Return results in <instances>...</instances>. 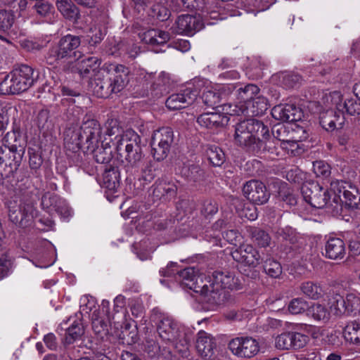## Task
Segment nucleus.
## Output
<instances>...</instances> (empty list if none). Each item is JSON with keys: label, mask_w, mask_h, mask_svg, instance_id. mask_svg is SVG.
Segmentation results:
<instances>
[{"label": "nucleus", "mask_w": 360, "mask_h": 360, "mask_svg": "<svg viewBox=\"0 0 360 360\" xmlns=\"http://www.w3.org/2000/svg\"><path fill=\"white\" fill-rule=\"evenodd\" d=\"M14 22L13 15L6 10H0V30L6 31L9 30Z\"/></svg>", "instance_id": "obj_61"}, {"label": "nucleus", "mask_w": 360, "mask_h": 360, "mask_svg": "<svg viewBox=\"0 0 360 360\" xmlns=\"http://www.w3.org/2000/svg\"><path fill=\"white\" fill-rule=\"evenodd\" d=\"M143 39L151 45H162L169 39V34L162 30H150L144 34Z\"/></svg>", "instance_id": "obj_43"}, {"label": "nucleus", "mask_w": 360, "mask_h": 360, "mask_svg": "<svg viewBox=\"0 0 360 360\" xmlns=\"http://www.w3.org/2000/svg\"><path fill=\"white\" fill-rule=\"evenodd\" d=\"M342 335L347 342L360 346V322H349L343 328Z\"/></svg>", "instance_id": "obj_36"}, {"label": "nucleus", "mask_w": 360, "mask_h": 360, "mask_svg": "<svg viewBox=\"0 0 360 360\" xmlns=\"http://www.w3.org/2000/svg\"><path fill=\"white\" fill-rule=\"evenodd\" d=\"M105 34L101 26L92 25L89 28L84 37V41L89 45V51L90 52H92V49L94 46L101 42Z\"/></svg>", "instance_id": "obj_41"}, {"label": "nucleus", "mask_w": 360, "mask_h": 360, "mask_svg": "<svg viewBox=\"0 0 360 360\" xmlns=\"http://www.w3.org/2000/svg\"><path fill=\"white\" fill-rule=\"evenodd\" d=\"M66 133L67 136L70 135V140L78 148L94 153L98 163L107 164L111 160L110 142L105 143V137L102 140V128L96 120L86 116L79 127L72 130L70 128Z\"/></svg>", "instance_id": "obj_1"}, {"label": "nucleus", "mask_w": 360, "mask_h": 360, "mask_svg": "<svg viewBox=\"0 0 360 360\" xmlns=\"http://www.w3.org/2000/svg\"><path fill=\"white\" fill-rule=\"evenodd\" d=\"M300 289L307 297L312 300H319L323 295V290L320 284L313 281L303 282Z\"/></svg>", "instance_id": "obj_42"}, {"label": "nucleus", "mask_w": 360, "mask_h": 360, "mask_svg": "<svg viewBox=\"0 0 360 360\" xmlns=\"http://www.w3.org/2000/svg\"><path fill=\"white\" fill-rule=\"evenodd\" d=\"M325 253L326 258L330 259H341L346 253V247L344 240L340 238L330 237L325 243Z\"/></svg>", "instance_id": "obj_27"}, {"label": "nucleus", "mask_w": 360, "mask_h": 360, "mask_svg": "<svg viewBox=\"0 0 360 360\" xmlns=\"http://www.w3.org/2000/svg\"><path fill=\"white\" fill-rule=\"evenodd\" d=\"M200 91V88L195 87L193 84H189L180 92L169 96L166 100V106L172 110L185 108L195 101Z\"/></svg>", "instance_id": "obj_15"}, {"label": "nucleus", "mask_w": 360, "mask_h": 360, "mask_svg": "<svg viewBox=\"0 0 360 360\" xmlns=\"http://www.w3.org/2000/svg\"><path fill=\"white\" fill-rule=\"evenodd\" d=\"M129 69L123 65H117L110 74V80L115 89V93L122 91L129 82Z\"/></svg>", "instance_id": "obj_31"}, {"label": "nucleus", "mask_w": 360, "mask_h": 360, "mask_svg": "<svg viewBox=\"0 0 360 360\" xmlns=\"http://www.w3.org/2000/svg\"><path fill=\"white\" fill-rule=\"evenodd\" d=\"M136 171L131 172L129 176H134L140 184L145 186L150 184L155 176L158 170V165L155 161L146 158L143 162L137 167Z\"/></svg>", "instance_id": "obj_19"}, {"label": "nucleus", "mask_w": 360, "mask_h": 360, "mask_svg": "<svg viewBox=\"0 0 360 360\" xmlns=\"http://www.w3.org/2000/svg\"><path fill=\"white\" fill-rule=\"evenodd\" d=\"M288 311L292 314H300L309 309L308 302L302 297L293 298L288 304Z\"/></svg>", "instance_id": "obj_50"}, {"label": "nucleus", "mask_w": 360, "mask_h": 360, "mask_svg": "<svg viewBox=\"0 0 360 360\" xmlns=\"http://www.w3.org/2000/svg\"><path fill=\"white\" fill-rule=\"evenodd\" d=\"M203 27L204 23L200 15L183 14L177 17L172 30L175 34L192 37Z\"/></svg>", "instance_id": "obj_16"}, {"label": "nucleus", "mask_w": 360, "mask_h": 360, "mask_svg": "<svg viewBox=\"0 0 360 360\" xmlns=\"http://www.w3.org/2000/svg\"><path fill=\"white\" fill-rule=\"evenodd\" d=\"M157 332L160 338L165 343L181 345L184 349H187L191 342L190 335L184 332L178 323L172 318L162 316L157 323Z\"/></svg>", "instance_id": "obj_7"}, {"label": "nucleus", "mask_w": 360, "mask_h": 360, "mask_svg": "<svg viewBox=\"0 0 360 360\" xmlns=\"http://www.w3.org/2000/svg\"><path fill=\"white\" fill-rule=\"evenodd\" d=\"M307 315L314 321L322 323H327L330 318V313L326 305L314 303L309 306Z\"/></svg>", "instance_id": "obj_38"}, {"label": "nucleus", "mask_w": 360, "mask_h": 360, "mask_svg": "<svg viewBox=\"0 0 360 360\" xmlns=\"http://www.w3.org/2000/svg\"><path fill=\"white\" fill-rule=\"evenodd\" d=\"M84 330L82 324L74 321L69 326L65 332V341L68 344H72L76 340L79 339L83 334Z\"/></svg>", "instance_id": "obj_48"}, {"label": "nucleus", "mask_w": 360, "mask_h": 360, "mask_svg": "<svg viewBox=\"0 0 360 360\" xmlns=\"http://www.w3.org/2000/svg\"><path fill=\"white\" fill-rule=\"evenodd\" d=\"M291 343L288 332L281 333L275 340V347L281 350L291 349Z\"/></svg>", "instance_id": "obj_63"}, {"label": "nucleus", "mask_w": 360, "mask_h": 360, "mask_svg": "<svg viewBox=\"0 0 360 360\" xmlns=\"http://www.w3.org/2000/svg\"><path fill=\"white\" fill-rule=\"evenodd\" d=\"M302 193L304 200L311 207L322 209L326 207L328 212L331 213L333 199L330 200L333 192L326 189L316 182L304 184L302 187Z\"/></svg>", "instance_id": "obj_9"}, {"label": "nucleus", "mask_w": 360, "mask_h": 360, "mask_svg": "<svg viewBox=\"0 0 360 360\" xmlns=\"http://www.w3.org/2000/svg\"><path fill=\"white\" fill-rule=\"evenodd\" d=\"M120 184V173L117 167L105 169L103 174L102 186L110 191L116 192Z\"/></svg>", "instance_id": "obj_34"}, {"label": "nucleus", "mask_w": 360, "mask_h": 360, "mask_svg": "<svg viewBox=\"0 0 360 360\" xmlns=\"http://www.w3.org/2000/svg\"><path fill=\"white\" fill-rule=\"evenodd\" d=\"M28 155L29 166L32 170H34L35 172H37V171L40 169L43 163L41 153L34 148H29Z\"/></svg>", "instance_id": "obj_54"}, {"label": "nucleus", "mask_w": 360, "mask_h": 360, "mask_svg": "<svg viewBox=\"0 0 360 360\" xmlns=\"http://www.w3.org/2000/svg\"><path fill=\"white\" fill-rule=\"evenodd\" d=\"M92 329L101 339H103L108 333V323L103 319L96 316L95 314L92 316Z\"/></svg>", "instance_id": "obj_49"}, {"label": "nucleus", "mask_w": 360, "mask_h": 360, "mask_svg": "<svg viewBox=\"0 0 360 360\" xmlns=\"http://www.w3.org/2000/svg\"><path fill=\"white\" fill-rule=\"evenodd\" d=\"M277 143L271 138V134L269 131V136L266 138H262L257 141V144L253 147V150L251 153L260 155L264 153H269L273 155L279 156L280 150L277 147Z\"/></svg>", "instance_id": "obj_30"}, {"label": "nucleus", "mask_w": 360, "mask_h": 360, "mask_svg": "<svg viewBox=\"0 0 360 360\" xmlns=\"http://www.w3.org/2000/svg\"><path fill=\"white\" fill-rule=\"evenodd\" d=\"M9 219L15 224L24 226L31 220L34 212V200L31 193L23 194L20 198V204L15 197L7 203Z\"/></svg>", "instance_id": "obj_8"}, {"label": "nucleus", "mask_w": 360, "mask_h": 360, "mask_svg": "<svg viewBox=\"0 0 360 360\" xmlns=\"http://www.w3.org/2000/svg\"><path fill=\"white\" fill-rule=\"evenodd\" d=\"M330 308L336 316L343 314L348 315V311L345 298L340 295H336L330 301Z\"/></svg>", "instance_id": "obj_47"}, {"label": "nucleus", "mask_w": 360, "mask_h": 360, "mask_svg": "<svg viewBox=\"0 0 360 360\" xmlns=\"http://www.w3.org/2000/svg\"><path fill=\"white\" fill-rule=\"evenodd\" d=\"M182 176L188 181L198 182L202 180L204 171L198 165L184 164L181 169Z\"/></svg>", "instance_id": "obj_40"}, {"label": "nucleus", "mask_w": 360, "mask_h": 360, "mask_svg": "<svg viewBox=\"0 0 360 360\" xmlns=\"http://www.w3.org/2000/svg\"><path fill=\"white\" fill-rule=\"evenodd\" d=\"M81 43L79 36L68 34L62 37L46 52L44 56L46 64L53 68H68V64L82 57V53L77 50Z\"/></svg>", "instance_id": "obj_3"}, {"label": "nucleus", "mask_w": 360, "mask_h": 360, "mask_svg": "<svg viewBox=\"0 0 360 360\" xmlns=\"http://www.w3.org/2000/svg\"><path fill=\"white\" fill-rule=\"evenodd\" d=\"M281 148L285 150L288 155L292 156L300 155L301 151L298 142L295 140H292V138H289L288 140L281 143Z\"/></svg>", "instance_id": "obj_60"}, {"label": "nucleus", "mask_w": 360, "mask_h": 360, "mask_svg": "<svg viewBox=\"0 0 360 360\" xmlns=\"http://www.w3.org/2000/svg\"><path fill=\"white\" fill-rule=\"evenodd\" d=\"M231 255L234 260L249 266L255 267L260 262L259 252L251 245H240Z\"/></svg>", "instance_id": "obj_22"}, {"label": "nucleus", "mask_w": 360, "mask_h": 360, "mask_svg": "<svg viewBox=\"0 0 360 360\" xmlns=\"http://www.w3.org/2000/svg\"><path fill=\"white\" fill-rule=\"evenodd\" d=\"M264 270L266 274L272 278H278L282 274L281 264L273 259H268L264 262Z\"/></svg>", "instance_id": "obj_52"}, {"label": "nucleus", "mask_w": 360, "mask_h": 360, "mask_svg": "<svg viewBox=\"0 0 360 360\" xmlns=\"http://www.w3.org/2000/svg\"><path fill=\"white\" fill-rule=\"evenodd\" d=\"M259 93V88L255 84H248L244 86L239 85V87L235 92V95L239 101L237 105H248V103H250V101L255 98Z\"/></svg>", "instance_id": "obj_33"}, {"label": "nucleus", "mask_w": 360, "mask_h": 360, "mask_svg": "<svg viewBox=\"0 0 360 360\" xmlns=\"http://www.w3.org/2000/svg\"><path fill=\"white\" fill-rule=\"evenodd\" d=\"M244 196L255 205H264L270 198L271 193L260 181L250 180L243 188Z\"/></svg>", "instance_id": "obj_17"}, {"label": "nucleus", "mask_w": 360, "mask_h": 360, "mask_svg": "<svg viewBox=\"0 0 360 360\" xmlns=\"http://www.w3.org/2000/svg\"><path fill=\"white\" fill-rule=\"evenodd\" d=\"M252 238L261 247L268 246L271 240L269 235L266 231L259 229H255L252 231Z\"/></svg>", "instance_id": "obj_57"}, {"label": "nucleus", "mask_w": 360, "mask_h": 360, "mask_svg": "<svg viewBox=\"0 0 360 360\" xmlns=\"http://www.w3.org/2000/svg\"><path fill=\"white\" fill-rule=\"evenodd\" d=\"M56 4L58 11L66 20L76 22L80 18L79 8L70 0H57Z\"/></svg>", "instance_id": "obj_32"}, {"label": "nucleus", "mask_w": 360, "mask_h": 360, "mask_svg": "<svg viewBox=\"0 0 360 360\" xmlns=\"http://www.w3.org/2000/svg\"><path fill=\"white\" fill-rule=\"evenodd\" d=\"M150 15L158 20L164 22L169 18L171 12L167 6L157 4L153 6Z\"/></svg>", "instance_id": "obj_55"}, {"label": "nucleus", "mask_w": 360, "mask_h": 360, "mask_svg": "<svg viewBox=\"0 0 360 360\" xmlns=\"http://www.w3.org/2000/svg\"><path fill=\"white\" fill-rule=\"evenodd\" d=\"M348 315L354 313L356 314L360 311V293L358 292H352L347 294L345 298Z\"/></svg>", "instance_id": "obj_46"}, {"label": "nucleus", "mask_w": 360, "mask_h": 360, "mask_svg": "<svg viewBox=\"0 0 360 360\" xmlns=\"http://www.w3.org/2000/svg\"><path fill=\"white\" fill-rule=\"evenodd\" d=\"M199 269L195 267H187L182 270L177 271L178 280L182 285L186 286L188 289H197V290H201L202 288L197 286L193 282V280L199 274Z\"/></svg>", "instance_id": "obj_35"}, {"label": "nucleus", "mask_w": 360, "mask_h": 360, "mask_svg": "<svg viewBox=\"0 0 360 360\" xmlns=\"http://www.w3.org/2000/svg\"><path fill=\"white\" fill-rule=\"evenodd\" d=\"M210 282L212 291V297L215 304L220 302V292L223 289L236 290L240 289L242 286V283L234 273L227 270L214 271L210 277Z\"/></svg>", "instance_id": "obj_10"}, {"label": "nucleus", "mask_w": 360, "mask_h": 360, "mask_svg": "<svg viewBox=\"0 0 360 360\" xmlns=\"http://www.w3.org/2000/svg\"><path fill=\"white\" fill-rule=\"evenodd\" d=\"M301 81V77L295 73L285 72L282 74V84L286 89L296 87Z\"/></svg>", "instance_id": "obj_59"}, {"label": "nucleus", "mask_w": 360, "mask_h": 360, "mask_svg": "<svg viewBox=\"0 0 360 360\" xmlns=\"http://www.w3.org/2000/svg\"><path fill=\"white\" fill-rule=\"evenodd\" d=\"M341 105H339L338 109L341 110ZM309 108L313 109L315 108L314 113H319V124L326 131H333L336 129H341L345 123L343 112H336L331 108L323 109L319 102L313 101L309 103Z\"/></svg>", "instance_id": "obj_13"}, {"label": "nucleus", "mask_w": 360, "mask_h": 360, "mask_svg": "<svg viewBox=\"0 0 360 360\" xmlns=\"http://www.w3.org/2000/svg\"><path fill=\"white\" fill-rule=\"evenodd\" d=\"M313 171L316 176L326 178L330 174V167L323 160H316L313 162Z\"/></svg>", "instance_id": "obj_58"}, {"label": "nucleus", "mask_w": 360, "mask_h": 360, "mask_svg": "<svg viewBox=\"0 0 360 360\" xmlns=\"http://www.w3.org/2000/svg\"><path fill=\"white\" fill-rule=\"evenodd\" d=\"M291 349H298L304 347L309 341V337L304 334L298 332L288 331Z\"/></svg>", "instance_id": "obj_53"}, {"label": "nucleus", "mask_w": 360, "mask_h": 360, "mask_svg": "<svg viewBox=\"0 0 360 360\" xmlns=\"http://www.w3.org/2000/svg\"><path fill=\"white\" fill-rule=\"evenodd\" d=\"M259 136L266 138L269 136V127L262 121L256 119H247L239 122L235 127L234 139L236 142L247 151L252 153Z\"/></svg>", "instance_id": "obj_4"}, {"label": "nucleus", "mask_w": 360, "mask_h": 360, "mask_svg": "<svg viewBox=\"0 0 360 360\" xmlns=\"http://www.w3.org/2000/svg\"><path fill=\"white\" fill-rule=\"evenodd\" d=\"M94 91L98 97L107 98L115 93V89L110 80V74L103 70L94 77L93 84Z\"/></svg>", "instance_id": "obj_26"}, {"label": "nucleus", "mask_w": 360, "mask_h": 360, "mask_svg": "<svg viewBox=\"0 0 360 360\" xmlns=\"http://www.w3.org/2000/svg\"><path fill=\"white\" fill-rule=\"evenodd\" d=\"M25 153L24 140L20 131L6 133L0 146V177L9 179L18 172Z\"/></svg>", "instance_id": "obj_2"}, {"label": "nucleus", "mask_w": 360, "mask_h": 360, "mask_svg": "<svg viewBox=\"0 0 360 360\" xmlns=\"http://www.w3.org/2000/svg\"><path fill=\"white\" fill-rule=\"evenodd\" d=\"M271 115L276 120L294 122L302 119V112L295 104L286 103L274 106L271 110Z\"/></svg>", "instance_id": "obj_21"}, {"label": "nucleus", "mask_w": 360, "mask_h": 360, "mask_svg": "<svg viewBox=\"0 0 360 360\" xmlns=\"http://www.w3.org/2000/svg\"><path fill=\"white\" fill-rule=\"evenodd\" d=\"M229 122L226 115L217 112L202 113L197 118V122L202 127L207 129H217Z\"/></svg>", "instance_id": "obj_29"}, {"label": "nucleus", "mask_w": 360, "mask_h": 360, "mask_svg": "<svg viewBox=\"0 0 360 360\" xmlns=\"http://www.w3.org/2000/svg\"><path fill=\"white\" fill-rule=\"evenodd\" d=\"M140 144L141 143L134 144L119 156L124 163V168L128 174L131 172L136 171L137 167L146 159Z\"/></svg>", "instance_id": "obj_20"}, {"label": "nucleus", "mask_w": 360, "mask_h": 360, "mask_svg": "<svg viewBox=\"0 0 360 360\" xmlns=\"http://www.w3.org/2000/svg\"><path fill=\"white\" fill-rule=\"evenodd\" d=\"M268 109V101L264 96H257L248 103V105H225L224 110L230 115L259 116L263 115Z\"/></svg>", "instance_id": "obj_14"}, {"label": "nucleus", "mask_w": 360, "mask_h": 360, "mask_svg": "<svg viewBox=\"0 0 360 360\" xmlns=\"http://www.w3.org/2000/svg\"><path fill=\"white\" fill-rule=\"evenodd\" d=\"M228 349L238 358L251 359L259 353L260 345L255 338L249 335H240L229 340Z\"/></svg>", "instance_id": "obj_12"}, {"label": "nucleus", "mask_w": 360, "mask_h": 360, "mask_svg": "<svg viewBox=\"0 0 360 360\" xmlns=\"http://www.w3.org/2000/svg\"><path fill=\"white\" fill-rule=\"evenodd\" d=\"M349 115H359L360 114V100L353 98H346L342 105V110Z\"/></svg>", "instance_id": "obj_56"}, {"label": "nucleus", "mask_w": 360, "mask_h": 360, "mask_svg": "<svg viewBox=\"0 0 360 360\" xmlns=\"http://www.w3.org/2000/svg\"><path fill=\"white\" fill-rule=\"evenodd\" d=\"M330 190L333 192V204L331 214L338 215L342 213L345 203L349 208H357L360 203V194L355 185L342 180H333L330 184Z\"/></svg>", "instance_id": "obj_5"}, {"label": "nucleus", "mask_w": 360, "mask_h": 360, "mask_svg": "<svg viewBox=\"0 0 360 360\" xmlns=\"http://www.w3.org/2000/svg\"><path fill=\"white\" fill-rule=\"evenodd\" d=\"M34 81V69L27 65H20L0 82V93L4 95L19 94L30 89Z\"/></svg>", "instance_id": "obj_6"}, {"label": "nucleus", "mask_w": 360, "mask_h": 360, "mask_svg": "<svg viewBox=\"0 0 360 360\" xmlns=\"http://www.w3.org/2000/svg\"><path fill=\"white\" fill-rule=\"evenodd\" d=\"M34 8L37 18L42 22L49 24L55 22V9L52 4L46 2H37Z\"/></svg>", "instance_id": "obj_37"}, {"label": "nucleus", "mask_w": 360, "mask_h": 360, "mask_svg": "<svg viewBox=\"0 0 360 360\" xmlns=\"http://www.w3.org/2000/svg\"><path fill=\"white\" fill-rule=\"evenodd\" d=\"M218 212V205L214 200H205L201 207V214L206 218L215 214Z\"/></svg>", "instance_id": "obj_62"}, {"label": "nucleus", "mask_w": 360, "mask_h": 360, "mask_svg": "<svg viewBox=\"0 0 360 360\" xmlns=\"http://www.w3.org/2000/svg\"><path fill=\"white\" fill-rule=\"evenodd\" d=\"M196 349L202 357L211 359L217 349L215 339L204 330H200L196 340Z\"/></svg>", "instance_id": "obj_23"}, {"label": "nucleus", "mask_w": 360, "mask_h": 360, "mask_svg": "<svg viewBox=\"0 0 360 360\" xmlns=\"http://www.w3.org/2000/svg\"><path fill=\"white\" fill-rule=\"evenodd\" d=\"M105 135L111 137L120 134V127L117 120L108 119L104 124Z\"/></svg>", "instance_id": "obj_64"}, {"label": "nucleus", "mask_w": 360, "mask_h": 360, "mask_svg": "<svg viewBox=\"0 0 360 360\" xmlns=\"http://www.w3.org/2000/svg\"><path fill=\"white\" fill-rule=\"evenodd\" d=\"M174 141V131L172 128L162 127L153 131L150 146L153 158L160 162L168 155Z\"/></svg>", "instance_id": "obj_11"}, {"label": "nucleus", "mask_w": 360, "mask_h": 360, "mask_svg": "<svg viewBox=\"0 0 360 360\" xmlns=\"http://www.w3.org/2000/svg\"><path fill=\"white\" fill-rule=\"evenodd\" d=\"M41 204L42 208L50 214L56 212L64 219L71 216L72 211L66 201L54 193H45L41 198Z\"/></svg>", "instance_id": "obj_18"}, {"label": "nucleus", "mask_w": 360, "mask_h": 360, "mask_svg": "<svg viewBox=\"0 0 360 360\" xmlns=\"http://www.w3.org/2000/svg\"><path fill=\"white\" fill-rule=\"evenodd\" d=\"M221 98L222 96L220 91L216 92L214 91H207L204 92L202 97L204 103L207 106L212 108H217L221 105Z\"/></svg>", "instance_id": "obj_51"}, {"label": "nucleus", "mask_w": 360, "mask_h": 360, "mask_svg": "<svg viewBox=\"0 0 360 360\" xmlns=\"http://www.w3.org/2000/svg\"><path fill=\"white\" fill-rule=\"evenodd\" d=\"M101 60L97 57L90 56L82 60L78 64V72L83 78L92 79L97 76L98 72H103L100 69Z\"/></svg>", "instance_id": "obj_28"}, {"label": "nucleus", "mask_w": 360, "mask_h": 360, "mask_svg": "<svg viewBox=\"0 0 360 360\" xmlns=\"http://www.w3.org/2000/svg\"><path fill=\"white\" fill-rule=\"evenodd\" d=\"M153 195L156 199L171 200L177 193V186L172 181L158 179L153 185Z\"/></svg>", "instance_id": "obj_25"}, {"label": "nucleus", "mask_w": 360, "mask_h": 360, "mask_svg": "<svg viewBox=\"0 0 360 360\" xmlns=\"http://www.w3.org/2000/svg\"><path fill=\"white\" fill-rule=\"evenodd\" d=\"M207 158L214 167H220L225 162V154L219 147L210 146L206 150Z\"/></svg>", "instance_id": "obj_44"}, {"label": "nucleus", "mask_w": 360, "mask_h": 360, "mask_svg": "<svg viewBox=\"0 0 360 360\" xmlns=\"http://www.w3.org/2000/svg\"><path fill=\"white\" fill-rule=\"evenodd\" d=\"M292 134L293 131H290L289 127L283 123L274 124L271 129L272 139L281 141V143L288 140L289 138H292Z\"/></svg>", "instance_id": "obj_45"}, {"label": "nucleus", "mask_w": 360, "mask_h": 360, "mask_svg": "<svg viewBox=\"0 0 360 360\" xmlns=\"http://www.w3.org/2000/svg\"><path fill=\"white\" fill-rule=\"evenodd\" d=\"M110 141H112L115 150L120 156L123 151L128 150L129 147L136 143H141V139L134 130L128 129L122 134H117L113 139H110Z\"/></svg>", "instance_id": "obj_24"}, {"label": "nucleus", "mask_w": 360, "mask_h": 360, "mask_svg": "<svg viewBox=\"0 0 360 360\" xmlns=\"http://www.w3.org/2000/svg\"><path fill=\"white\" fill-rule=\"evenodd\" d=\"M193 282L200 288H202L201 290H197V289H191L194 292L197 293H200V295L205 297V300L206 302H210L211 304H214L213 302V300L212 297V288L210 285V279L207 281L206 276L203 274L199 273L198 275L195 277Z\"/></svg>", "instance_id": "obj_39"}]
</instances>
